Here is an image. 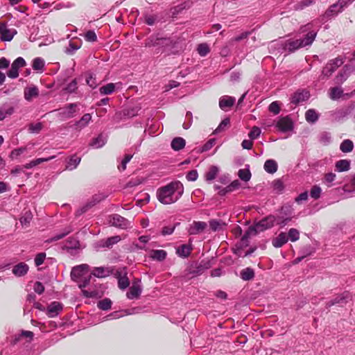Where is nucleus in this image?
Returning a JSON list of instances; mask_svg holds the SVG:
<instances>
[{
	"label": "nucleus",
	"mask_w": 355,
	"mask_h": 355,
	"mask_svg": "<svg viewBox=\"0 0 355 355\" xmlns=\"http://www.w3.org/2000/svg\"><path fill=\"white\" fill-rule=\"evenodd\" d=\"M132 157V155H125L124 159L121 162V165L119 166V169L121 171H124L126 168L127 164L130 161Z\"/></svg>",
	"instance_id": "obj_58"
},
{
	"label": "nucleus",
	"mask_w": 355,
	"mask_h": 355,
	"mask_svg": "<svg viewBox=\"0 0 355 355\" xmlns=\"http://www.w3.org/2000/svg\"><path fill=\"white\" fill-rule=\"evenodd\" d=\"M353 70L354 69L349 66L345 65L341 71L336 76L335 83L336 84L343 83L348 78Z\"/></svg>",
	"instance_id": "obj_15"
},
{
	"label": "nucleus",
	"mask_w": 355,
	"mask_h": 355,
	"mask_svg": "<svg viewBox=\"0 0 355 355\" xmlns=\"http://www.w3.org/2000/svg\"><path fill=\"white\" fill-rule=\"evenodd\" d=\"M140 110L138 107H133L124 110L123 112V116L131 118L138 114V112Z\"/></svg>",
	"instance_id": "obj_44"
},
{
	"label": "nucleus",
	"mask_w": 355,
	"mask_h": 355,
	"mask_svg": "<svg viewBox=\"0 0 355 355\" xmlns=\"http://www.w3.org/2000/svg\"><path fill=\"white\" fill-rule=\"evenodd\" d=\"M33 289L35 293L42 294L44 291V287L41 282H37L34 284Z\"/></svg>",
	"instance_id": "obj_64"
},
{
	"label": "nucleus",
	"mask_w": 355,
	"mask_h": 355,
	"mask_svg": "<svg viewBox=\"0 0 355 355\" xmlns=\"http://www.w3.org/2000/svg\"><path fill=\"white\" fill-rule=\"evenodd\" d=\"M28 270V266L24 263H20L15 266L12 268V272L17 277H21L27 273Z\"/></svg>",
	"instance_id": "obj_21"
},
{
	"label": "nucleus",
	"mask_w": 355,
	"mask_h": 355,
	"mask_svg": "<svg viewBox=\"0 0 355 355\" xmlns=\"http://www.w3.org/2000/svg\"><path fill=\"white\" fill-rule=\"evenodd\" d=\"M350 161L347 159H340L336 162L335 169L338 172L347 171L350 169Z\"/></svg>",
	"instance_id": "obj_22"
},
{
	"label": "nucleus",
	"mask_w": 355,
	"mask_h": 355,
	"mask_svg": "<svg viewBox=\"0 0 355 355\" xmlns=\"http://www.w3.org/2000/svg\"><path fill=\"white\" fill-rule=\"evenodd\" d=\"M42 128L41 123H31L29 125L28 130L32 133H38Z\"/></svg>",
	"instance_id": "obj_53"
},
{
	"label": "nucleus",
	"mask_w": 355,
	"mask_h": 355,
	"mask_svg": "<svg viewBox=\"0 0 355 355\" xmlns=\"http://www.w3.org/2000/svg\"><path fill=\"white\" fill-rule=\"evenodd\" d=\"M275 125L282 132L291 131L293 128V123L288 116L280 117Z\"/></svg>",
	"instance_id": "obj_7"
},
{
	"label": "nucleus",
	"mask_w": 355,
	"mask_h": 355,
	"mask_svg": "<svg viewBox=\"0 0 355 355\" xmlns=\"http://www.w3.org/2000/svg\"><path fill=\"white\" fill-rule=\"evenodd\" d=\"M219 169L216 166H211L207 173H206L205 178H215L218 173Z\"/></svg>",
	"instance_id": "obj_55"
},
{
	"label": "nucleus",
	"mask_w": 355,
	"mask_h": 355,
	"mask_svg": "<svg viewBox=\"0 0 355 355\" xmlns=\"http://www.w3.org/2000/svg\"><path fill=\"white\" fill-rule=\"evenodd\" d=\"M107 273V271L104 268L99 267L96 268L92 274L96 277L102 278L106 277Z\"/></svg>",
	"instance_id": "obj_45"
},
{
	"label": "nucleus",
	"mask_w": 355,
	"mask_h": 355,
	"mask_svg": "<svg viewBox=\"0 0 355 355\" xmlns=\"http://www.w3.org/2000/svg\"><path fill=\"white\" fill-rule=\"evenodd\" d=\"M268 110L274 114H278L280 112V106L277 101H274L269 105Z\"/></svg>",
	"instance_id": "obj_52"
},
{
	"label": "nucleus",
	"mask_w": 355,
	"mask_h": 355,
	"mask_svg": "<svg viewBox=\"0 0 355 355\" xmlns=\"http://www.w3.org/2000/svg\"><path fill=\"white\" fill-rule=\"evenodd\" d=\"M26 65V61L21 57L17 58L11 64V68L7 72L10 78H16L19 76V69Z\"/></svg>",
	"instance_id": "obj_6"
},
{
	"label": "nucleus",
	"mask_w": 355,
	"mask_h": 355,
	"mask_svg": "<svg viewBox=\"0 0 355 355\" xmlns=\"http://www.w3.org/2000/svg\"><path fill=\"white\" fill-rule=\"evenodd\" d=\"M166 257V252L163 250H155L150 252V257L157 261H163Z\"/></svg>",
	"instance_id": "obj_35"
},
{
	"label": "nucleus",
	"mask_w": 355,
	"mask_h": 355,
	"mask_svg": "<svg viewBox=\"0 0 355 355\" xmlns=\"http://www.w3.org/2000/svg\"><path fill=\"white\" fill-rule=\"evenodd\" d=\"M112 302L109 299H104L98 303V306L102 310H108L111 308Z\"/></svg>",
	"instance_id": "obj_48"
},
{
	"label": "nucleus",
	"mask_w": 355,
	"mask_h": 355,
	"mask_svg": "<svg viewBox=\"0 0 355 355\" xmlns=\"http://www.w3.org/2000/svg\"><path fill=\"white\" fill-rule=\"evenodd\" d=\"M309 97V93L307 91L297 92L293 95L291 98V103L297 105L306 101Z\"/></svg>",
	"instance_id": "obj_17"
},
{
	"label": "nucleus",
	"mask_w": 355,
	"mask_h": 355,
	"mask_svg": "<svg viewBox=\"0 0 355 355\" xmlns=\"http://www.w3.org/2000/svg\"><path fill=\"white\" fill-rule=\"evenodd\" d=\"M185 140L182 137H175L171 141V147L174 150H180L185 146Z\"/></svg>",
	"instance_id": "obj_28"
},
{
	"label": "nucleus",
	"mask_w": 355,
	"mask_h": 355,
	"mask_svg": "<svg viewBox=\"0 0 355 355\" xmlns=\"http://www.w3.org/2000/svg\"><path fill=\"white\" fill-rule=\"evenodd\" d=\"M71 232H72V228L70 227H67L62 232L55 234V236H53V237H51V239L47 240L46 241L47 242H53V241H56L60 240Z\"/></svg>",
	"instance_id": "obj_34"
},
{
	"label": "nucleus",
	"mask_w": 355,
	"mask_h": 355,
	"mask_svg": "<svg viewBox=\"0 0 355 355\" xmlns=\"http://www.w3.org/2000/svg\"><path fill=\"white\" fill-rule=\"evenodd\" d=\"M260 134V128L257 126H254L251 131L249 132L248 136L251 139H255L259 137Z\"/></svg>",
	"instance_id": "obj_54"
},
{
	"label": "nucleus",
	"mask_w": 355,
	"mask_h": 355,
	"mask_svg": "<svg viewBox=\"0 0 355 355\" xmlns=\"http://www.w3.org/2000/svg\"><path fill=\"white\" fill-rule=\"evenodd\" d=\"M334 71L335 67L327 63L326 66L323 68L320 78L321 80L327 79L329 77H330Z\"/></svg>",
	"instance_id": "obj_29"
},
{
	"label": "nucleus",
	"mask_w": 355,
	"mask_h": 355,
	"mask_svg": "<svg viewBox=\"0 0 355 355\" xmlns=\"http://www.w3.org/2000/svg\"><path fill=\"white\" fill-rule=\"evenodd\" d=\"M77 81L76 79H73L71 83H69L66 87L64 89L68 93L74 92L77 89Z\"/></svg>",
	"instance_id": "obj_51"
},
{
	"label": "nucleus",
	"mask_w": 355,
	"mask_h": 355,
	"mask_svg": "<svg viewBox=\"0 0 355 355\" xmlns=\"http://www.w3.org/2000/svg\"><path fill=\"white\" fill-rule=\"evenodd\" d=\"M197 51L200 56H205L208 54L210 49L206 43H202L198 45Z\"/></svg>",
	"instance_id": "obj_46"
},
{
	"label": "nucleus",
	"mask_w": 355,
	"mask_h": 355,
	"mask_svg": "<svg viewBox=\"0 0 355 355\" xmlns=\"http://www.w3.org/2000/svg\"><path fill=\"white\" fill-rule=\"evenodd\" d=\"M238 176H239V178H250L251 173H250L249 168H242L239 171Z\"/></svg>",
	"instance_id": "obj_63"
},
{
	"label": "nucleus",
	"mask_w": 355,
	"mask_h": 355,
	"mask_svg": "<svg viewBox=\"0 0 355 355\" xmlns=\"http://www.w3.org/2000/svg\"><path fill=\"white\" fill-rule=\"evenodd\" d=\"M321 191L322 190L319 187H318V186L313 187L312 189H311V192H310L311 197L314 199L319 198L320 196Z\"/></svg>",
	"instance_id": "obj_56"
},
{
	"label": "nucleus",
	"mask_w": 355,
	"mask_h": 355,
	"mask_svg": "<svg viewBox=\"0 0 355 355\" xmlns=\"http://www.w3.org/2000/svg\"><path fill=\"white\" fill-rule=\"evenodd\" d=\"M80 162V157L76 155L71 156L66 164V168L68 170H73L77 167Z\"/></svg>",
	"instance_id": "obj_27"
},
{
	"label": "nucleus",
	"mask_w": 355,
	"mask_h": 355,
	"mask_svg": "<svg viewBox=\"0 0 355 355\" xmlns=\"http://www.w3.org/2000/svg\"><path fill=\"white\" fill-rule=\"evenodd\" d=\"M289 220V218L282 219L279 217L276 218L275 216L270 215L257 223L254 226L250 227L246 232V235L247 236L255 235L272 227L275 223L284 226Z\"/></svg>",
	"instance_id": "obj_3"
},
{
	"label": "nucleus",
	"mask_w": 355,
	"mask_h": 355,
	"mask_svg": "<svg viewBox=\"0 0 355 355\" xmlns=\"http://www.w3.org/2000/svg\"><path fill=\"white\" fill-rule=\"evenodd\" d=\"M229 124L230 119L228 118L224 119L218 125V128L216 130V132H219L220 131H223L227 125H229Z\"/></svg>",
	"instance_id": "obj_60"
},
{
	"label": "nucleus",
	"mask_w": 355,
	"mask_h": 355,
	"mask_svg": "<svg viewBox=\"0 0 355 355\" xmlns=\"http://www.w3.org/2000/svg\"><path fill=\"white\" fill-rule=\"evenodd\" d=\"M254 270L250 268H247L241 272V277L243 280L252 279L254 277Z\"/></svg>",
	"instance_id": "obj_41"
},
{
	"label": "nucleus",
	"mask_w": 355,
	"mask_h": 355,
	"mask_svg": "<svg viewBox=\"0 0 355 355\" xmlns=\"http://www.w3.org/2000/svg\"><path fill=\"white\" fill-rule=\"evenodd\" d=\"M33 218V215L31 211H27L25 212L24 215L20 218V223L22 225H28L31 219Z\"/></svg>",
	"instance_id": "obj_47"
},
{
	"label": "nucleus",
	"mask_w": 355,
	"mask_h": 355,
	"mask_svg": "<svg viewBox=\"0 0 355 355\" xmlns=\"http://www.w3.org/2000/svg\"><path fill=\"white\" fill-rule=\"evenodd\" d=\"M14 112V108L11 106L3 107L0 109V121L3 120L6 116Z\"/></svg>",
	"instance_id": "obj_40"
},
{
	"label": "nucleus",
	"mask_w": 355,
	"mask_h": 355,
	"mask_svg": "<svg viewBox=\"0 0 355 355\" xmlns=\"http://www.w3.org/2000/svg\"><path fill=\"white\" fill-rule=\"evenodd\" d=\"M110 223L112 225L122 229H125L130 226V222L119 215L112 216Z\"/></svg>",
	"instance_id": "obj_14"
},
{
	"label": "nucleus",
	"mask_w": 355,
	"mask_h": 355,
	"mask_svg": "<svg viewBox=\"0 0 355 355\" xmlns=\"http://www.w3.org/2000/svg\"><path fill=\"white\" fill-rule=\"evenodd\" d=\"M349 298V295L348 293H343L336 297L332 301L329 302V306L334 305L335 304L346 303Z\"/></svg>",
	"instance_id": "obj_38"
},
{
	"label": "nucleus",
	"mask_w": 355,
	"mask_h": 355,
	"mask_svg": "<svg viewBox=\"0 0 355 355\" xmlns=\"http://www.w3.org/2000/svg\"><path fill=\"white\" fill-rule=\"evenodd\" d=\"M77 105L76 103L68 104L64 107L58 110V115L62 119L72 118L76 112Z\"/></svg>",
	"instance_id": "obj_8"
},
{
	"label": "nucleus",
	"mask_w": 355,
	"mask_h": 355,
	"mask_svg": "<svg viewBox=\"0 0 355 355\" xmlns=\"http://www.w3.org/2000/svg\"><path fill=\"white\" fill-rule=\"evenodd\" d=\"M62 309L60 303L54 302L51 303L47 309L48 315L50 318H53L58 314V312Z\"/></svg>",
	"instance_id": "obj_25"
},
{
	"label": "nucleus",
	"mask_w": 355,
	"mask_h": 355,
	"mask_svg": "<svg viewBox=\"0 0 355 355\" xmlns=\"http://www.w3.org/2000/svg\"><path fill=\"white\" fill-rule=\"evenodd\" d=\"M157 21V17L156 15L145 16V22L149 26L154 25Z\"/></svg>",
	"instance_id": "obj_59"
},
{
	"label": "nucleus",
	"mask_w": 355,
	"mask_h": 355,
	"mask_svg": "<svg viewBox=\"0 0 355 355\" xmlns=\"http://www.w3.org/2000/svg\"><path fill=\"white\" fill-rule=\"evenodd\" d=\"M184 188L180 181H173L157 190V197L160 202L169 205L176 202L183 193Z\"/></svg>",
	"instance_id": "obj_1"
},
{
	"label": "nucleus",
	"mask_w": 355,
	"mask_h": 355,
	"mask_svg": "<svg viewBox=\"0 0 355 355\" xmlns=\"http://www.w3.org/2000/svg\"><path fill=\"white\" fill-rule=\"evenodd\" d=\"M311 25L306 24L301 28L302 33L308 31L304 38L297 40H288L284 44V49L288 52H293L300 48L311 45L315 40L317 33L315 31H310Z\"/></svg>",
	"instance_id": "obj_2"
},
{
	"label": "nucleus",
	"mask_w": 355,
	"mask_h": 355,
	"mask_svg": "<svg viewBox=\"0 0 355 355\" xmlns=\"http://www.w3.org/2000/svg\"><path fill=\"white\" fill-rule=\"evenodd\" d=\"M80 45L78 44H75L73 42H70L69 47L67 49L66 52L69 54L73 53L76 50L79 49Z\"/></svg>",
	"instance_id": "obj_61"
},
{
	"label": "nucleus",
	"mask_w": 355,
	"mask_h": 355,
	"mask_svg": "<svg viewBox=\"0 0 355 355\" xmlns=\"http://www.w3.org/2000/svg\"><path fill=\"white\" fill-rule=\"evenodd\" d=\"M263 167L266 172L270 174H273L277 170V163L273 159H268L266 161Z\"/></svg>",
	"instance_id": "obj_26"
},
{
	"label": "nucleus",
	"mask_w": 355,
	"mask_h": 355,
	"mask_svg": "<svg viewBox=\"0 0 355 355\" xmlns=\"http://www.w3.org/2000/svg\"><path fill=\"white\" fill-rule=\"evenodd\" d=\"M129 280L126 276L120 277L118 280L119 287L125 289L129 286Z\"/></svg>",
	"instance_id": "obj_50"
},
{
	"label": "nucleus",
	"mask_w": 355,
	"mask_h": 355,
	"mask_svg": "<svg viewBox=\"0 0 355 355\" xmlns=\"http://www.w3.org/2000/svg\"><path fill=\"white\" fill-rule=\"evenodd\" d=\"M85 38L87 42H95L97 40V37L94 31H89L85 34Z\"/></svg>",
	"instance_id": "obj_57"
},
{
	"label": "nucleus",
	"mask_w": 355,
	"mask_h": 355,
	"mask_svg": "<svg viewBox=\"0 0 355 355\" xmlns=\"http://www.w3.org/2000/svg\"><path fill=\"white\" fill-rule=\"evenodd\" d=\"M288 241L287 235L282 232L272 240V245L275 248H280Z\"/></svg>",
	"instance_id": "obj_24"
},
{
	"label": "nucleus",
	"mask_w": 355,
	"mask_h": 355,
	"mask_svg": "<svg viewBox=\"0 0 355 355\" xmlns=\"http://www.w3.org/2000/svg\"><path fill=\"white\" fill-rule=\"evenodd\" d=\"M88 271L89 266L87 264H81L80 266L73 267L71 272V278L74 281L78 282V279L86 275Z\"/></svg>",
	"instance_id": "obj_11"
},
{
	"label": "nucleus",
	"mask_w": 355,
	"mask_h": 355,
	"mask_svg": "<svg viewBox=\"0 0 355 355\" xmlns=\"http://www.w3.org/2000/svg\"><path fill=\"white\" fill-rule=\"evenodd\" d=\"M16 34V29L9 28L5 23L0 22V35L2 41L10 42Z\"/></svg>",
	"instance_id": "obj_5"
},
{
	"label": "nucleus",
	"mask_w": 355,
	"mask_h": 355,
	"mask_svg": "<svg viewBox=\"0 0 355 355\" xmlns=\"http://www.w3.org/2000/svg\"><path fill=\"white\" fill-rule=\"evenodd\" d=\"M121 237L119 236H114L107 239L105 241H103V247H111L114 244L117 243L121 241Z\"/></svg>",
	"instance_id": "obj_43"
},
{
	"label": "nucleus",
	"mask_w": 355,
	"mask_h": 355,
	"mask_svg": "<svg viewBox=\"0 0 355 355\" xmlns=\"http://www.w3.org/2000/svg\"><path fill=\"white\" fill-rule=\"evenodd\" d=\"M343 95V90L341 87H335L329 89V97L332 100H337Z\"/></svg>",
	"instance_id": "obj_31"
},
{
	"label": "nucleus",
	"mask_w": 355,
	"mask_h": 355,
	"mask_svg": "<svg viewBox=\"0 0 355 355\" xmlns=\"http://www.w3.org/2000/svg\"><path fill=\"white\" fill-rule=\"evenodd\" d=\"M106 141V136L101 134L97 137L94 138L89 145L94 148H99L103 147L105 144Z\"/></svg>",
	"instance_id": "obj_23"
},
{
	"label": "nucleus",
	"mask_w": 355,
	"mask_h": 355,
	"mask_svg": "<svg viewBox=\"0 0 355 355\" xmlns=\"http://www.w3.org/2000/svg\"><path fill=\"white\" fill-rule=\"evenodd\" d=\"M55 157V156H51V157H46V158H37V159H35L30 162L28 164H27L25 166V167L26 168H33L37 165H39L44 162L50 161V160L54 159Z\"/></svg>",
	"instance_id": "obj_32"
},
{
	"label": "nucleus",
	"mask_w": 355,
	"mask_h": 355,
	"mask_svg": "<svg viewBox=\"0 0 355 355\" xmlns=\"http://www.w3.org/2000/svg\"><path fill=\"white\" fill-rule=\"evenodd\" d=\"M318 117H319V116H318V113L313 109H309L305 113L306 120L309 123H315V121H318Z\"/></svg>",
	"instance_id": "obj_33"
},
{
	"label": "nucleus",
	"mask_w": 355,
	"mask_h": 355,
	"mask_svg": "<svg viewBox=\"0 0 355 355\" xmlns=\"http://www.w3.org/2000/svg\"><path fill=\"white\" fill-rule=\"evenodd\" d=\"M213 180L214 179H209ZM215 182H213L215 190L218 191L220 195H225L228 192L233 191L240 187H246L247 182L249 179H240L235 180L231 183L227 181L228 179H214Z\"/></svg>",
	"instance_id": "obj_4"
},
{
	"label": "nucleus",
	"mask_w": 355,
	"mask_h": 355,
	"mask_svg": "<svg viewBox=\"0 0 355 355\" xmlns=\"http://www.w3.org/2000/svg\"><path fill=\"white\" fill-rule=\"evenodd\" d=\"M142 292V286L139 280L135 281L130 287L126 296L130 300L138 299Z\"/></svg>",
	"instance_id": "obj_9"
},
{
	"label": "nucleus",
	"mask_w": 355,
	"mask_h": 355,
	"mask_svg": "<svg viewBox=\"0 0 355 355\" xmlns=\"http://www.w3.org/2000/svg\"><path fill=\"white\" fill-rule=\"evenodd\" d=\"M168 40L163 37H158L157 36H151L146 42V46H159L163 47L168 44Z\"/></svg>",
	"instance_id": "obj_12"
},
{
	"label": "nucleus",
	"mask_w": 355,
	"mask_h": 355,
	"mask_svg": "<svg viewBox=\"0 0 355 355\" xmlns=\"http://www.w3.org/2000/svg\"><path fill=\"white\" fill-rule=\"evenodd\" d=\"M92 276L89 275L88 277L85 278L83 281L80 282L78 286L82 288V293L86 297H96L98 296V292L96 289L93 290H85V288L89 283Z\"/></svg>",
	"instance_id": "obj_10"
},
{
	"label": "nucleus",
	"mask_w": 355,
	"mask_h": 355,
	"mask_svg": "<svg viewBox=\"0 0 355 355\" xmlns=\"http://www.w3.org/2000/svg\"><path fill=\"white\" fill-rule=\"evenodd\" d=\"M235 103V98L229 96H224L220 98L219 107L223 110L231 107Z\"/></svg>",
	"instance_id": "obj_20"
},
{
	"label": "nucleus",
	"mask_w": 355,
	"mask_h": 355,
	"mask_svg": "<svg viewBox=\"0 0 355 355\" xmlns=\"http://www.w3.org/2000/svg\"><path fill=\"white\" fill-rule=\"evenodd\" d=\"M344 61L340 58H336L334 60H330L328 63L335 67V70L343 64Z\"/></svg>",
	"instance_id": "obj_62"
},
{
	"label": "nucleus",
	"mask_w": 355,
	"mask_h": 355,
	"mask_svg": "<svg viewBox=\"0 0 355 355\" xmlns=\"http://www.w3.org/2000/svg\"><path fill=\"white\" fill-rule=\"evenodd\" d=\"M115 87V84L108 83L104 86L101 87L99 92L102 95L111 94L114 92Z\"/></svg>",
	"instance_id": "obj_36"
},
{
	"label": "nucleus",
	"mask_w": 355,
	"mask_h": 355,
	"mask_svg": "<svg viewBox=\"0 0 355 355\" xmlns=\"http://www.w3.org/2000/svg\"><path fill=\"white\" fill-rule=\"evenodd\" d=\"M191 248L187 245H182L177 248V254L180 257H187L189 255Z\"/></svg>",
	"instance_id": "obj_39"
},
{
	"label": "nucleus",
	"mask_w": 355,
	"mask_h": 355,
	"mask_svg": "<svg viewBox=\"0 0 355 355\" xmlns=\"http://www.w3.org/2000/svg\"><path fill=\"white\" fill-rule=\"evenodd\" d=\"M24 98L27 101H31L33 98L39 96V89L35 86L26 87L24 92Z\"/></svg>",
	"instance_id": "obj_19"
},
{
	"label": "nucleus",
	"mask_w": 355,
	"mask_h": 355,
	"mask_svg": "<svg viewBox=\"0 0 355 355\" xmlns=\"http://www.w3.org/2000/svg\"><path fill=\"white\" fill-rule=\"evenodd\" d=\"M44 63V60L42 58H36L33 60L32 67L35 71L42 72Z\"/></svg>",
	"instance_id": "obj_37"
},
{
	"label": "nucleus",
	"mask_w": 355,
	"mask_h": 355,
	"mask_svg": "<svg viewBox=\"0 0 355 355\" xmlns=\"http://www.w3.org/2000/svg\"><path fill=\"white\" fill-rule=\"evenodd\" d=\"M92 121V116L90 114H85L81 119L76 121L74 124L75 128L77 130H81L88 125L89 122Z\"/></svg>",
	"instance_id": "obj_18"
},
{
	"label": "nucleus",
	"mask_w": 355,
	"mask_h": 355,
	"mask_svg": "<svg viewBox=\"0 0 355 355\" xmlns=\"http://www.w3.org/2000/svg\"><path fill=\"white\" fill-rule=\"evenodd\" d=\"M28 150V146L21 147L12 150L10 153V157L12 159H17L21 154Z\"/></svg>",
	"instance_id": "obj_42"
},
{
	"label": "nucleus",
	"mask_w": 355,
	"mask_h": 355,
	"mask_svg": "<svg viewBox=\"0 0 355 355\" xmlns=\"http://www.w3.org/2000/svg\"><path fill=\"white\" fill-rule=\"evenodd\" d=\"M354 144L350 139H345L340 146V150L345 153L352 151Z\"/></svg>",
	"instance_id": "obj_30"
},
{
	"label": "nucleus",
	"mask_w": 355,
	"mask_h": 355,
	"mask_svg": "<svg viewBox=\"0 0 355 355\" xmlns=\"http://www.w3.org/2000/svg\"><path fill=\"white\" fill-rule=\"evenodd\" d=\"M345 3L343 1H339L336 3L331 5L328 10L325 12V16L327 17H331L336 15L339 12H341L343 8L345 6Z\"/></svg>",
	"instance_id": "obj_13"
},
{
	"label": "nucleus",
	"mask_w": 355,
	"mask_h": 355,
	"mask_svg": "<svg viewBox=\"0 0 355 355\" xmlns=\"http://www.w3.org/2000/svg\"><path fill=\"white\" fill-rule=\"evenodd\" d=\"M288 237L292 242H295L299 239L300 232L295 228H291L288 232Z\"/></svg>",
	"instance_id": "obj_49"
},
{
	"label": "nucleus",
	"mask_w": 355,
	"mask_h": 355,
	"mask_svg": "<svg viewBox=\"0 0 355 355\" xmlns=\"http://www.w3.org/2000/svg\"><path fill=\"white\" fill-rule=\"evenodd\" d=\"M207 227V224L202 221H194L190 225L188 232L189 234H198L202 232Z\"/></svg>",
	"instance_id": "obj_16"
}]
</instances>
